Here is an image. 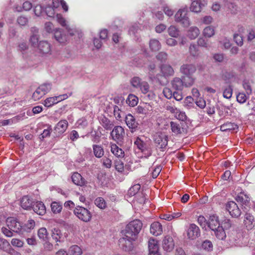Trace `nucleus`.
<instances>
[{"instance_id": "nucleus-1", "label": "nucleus", "mask_w": 255, "mask_h": 255, "mask_svg": "<svg viewBox=\"0 0 255 255\" xmlns=\"http://www.w3.org/2000/svg\"><path fill=\"white\" fill-rule=\"evenodd\" d=\"M142 227V223L139 220L129 222L123 231V235L132 240H136Z\"/></svg>"}, {"instance_id": "nucleus-2", "label": "nucleus", "mask_w": 255, "mask_h": 255, "mask_svg": "<svg viewBox=\"0 0 255 255\" xmlns=\"http://www.w3.org/2000/svg\"><path fill=\"white\" fill-rule=\"evenodd\" d=\"M134 144L146 158L150 156L152 153L151 145L149 142L144 141L141 138L137 137Z\"/></svg>"}, {"instance_id": "nucleus-3", "label": "nucleus", "mask_w": 255, "mask_h": 255, "mask_svg": "<svg viewBox=\"0 0 255 255\" xmlns=\"http://www.w3.org/2000/svg\"><path fill=\"white\" fill-rule=\"evenodd\" d=\"M74 215L80 220L84 222H88L91 221L92 214L87 208L81 206H77L73 211Z\"/></svg>"}, {"instance_id": "nucleus-4", "label": "nucleus", "mask_w": 255, "mask_h": 255, "mask_svg": "<svg viewBox=\"0 0 255 255\" xmlns=\"http://www.w3.org/2000/svg\"><path fill=\"white\" fill-rule=\"evenodd\" d=\"M51 89L50 83H44L39 86L33 93L32 98L34 101H38Z\"/></svg>"}, {"instance_id": "nucleus-5", "label": "nucleus", "mask_w": 255, "mask_h": 255, "mask_svg": "<svg viewBox=\"0 0 255 255\" xmlns=\"http://www.w3.org/2000/svg\"><path fill=\"white\" fill-rule=\"evenodd\" d=\"M154 141L157 148L164 151L166 149L168 144V137L163 133H157L154 135Z\"/></svg>"}, {"instance_id": "nucleus-6", "label": "nucleus", "mask_w": 255, "mask_h": 255, "mask_svg": "<svg viewBox=\"0 0 255 255\" xmlns=\"http://www.w3.org/2000/svg\"><path fill=\"white\" fill-rule=\"evenodd\" d=\"M7 227L14 232L22 234L23 233V227L21 223L13 217L8 218L6 220Z\"/></svg>"}, {"instance_id": "nucleus-7", "label": "nucleus", "mask_w": 255, "mask_h": 255, "mask_svg": "<svg viewBox=\"0 0 255 255\" xmlns=\"http://www.w3.org/2000/svg\"><path fill=\"white\" fill-rule=\"evenodd\" d=\"M187 9L186 8L179 9L175 15V19L177 22H181L184 27L190 25L189 18L187 16Z\"/></svg>"}, {"instance_id": "nucleus-8", "label": "nucleus", "mask_w": 255, "mask_h": 255, "mask_svg": "<svg viewBox=\"0 0 255 255\" xmlns=\"http://www.w3.org/2000/svg\"><path fill=\"white\" fill-rule=\"evenodd\" d=\"M135 240H132L127 238V237L123 235V237L120 239L119 241V244L120 247L122 250L125 252H129L133 250V242Z\"/></svg>"}, {"instance_id": "nucleus-9", "label": "nucleus", "mask_w": 255, "mask_h": 255, "mask_svg": "<svg viewBox=\"0 0 255 255\" xmlns=\"http://www.w3.org/2000/svg\"><path fill=\"white\" fill-rule=\"evenodd\" d=\"M125 135V129L120 126H115L111 132V136L113 139L118 142L122 141Z\"/></svg>"}, {"instance_id": "nucleus-10", "label": "nucleus", "mask_w": 255, "mask_h": 255, "mask_svg": "<svg viewBox=\"0 0 255 255\" xmlns=\"http://www.w3.org/2000/svg\"><path fill=\"white\" fill-rule=\"evenodd\" d=\"M187 237L190 240H195L200 236V230L195 224H190L186 230Z\"/></svg>"}, {"instance_id": "nucleus-11", "label": "nucleus", "mask_w": 255, "mask_h": 255, "mask_svg": "<svg viewBox=\"0 0 255 255\" xmlns=\"http://www.w3.org/2000/svg\"><path fill=\"white\" fill-rule=\"evenodd\" d=\"M226 209L233 217L238 218L239 216V208L234 201L228 202L226 205Z\"/></svg>"}, {"instance_id": "nucleus-12", "label": "nucleus", "mask_w": 255, "mask_h": 255, "mask_svg": "<svg viewBox=\"0 0 255 255\" xmlns=\"http://www.w3.org/2000/svg\"><path fill=\"white\" fill-rule=\"evenodd\" d=\"M174 246L175 244L173 238L168 235L165 236L162 241V248L163 250L170 252L173 250Z\"/></svg>"}, {"instance_id": "nucleus-13", "label": "nucleus", "mask_w": 255, "mask_h": 255, "mask_svg": "<svg viewBox=\"0 0 255 255\" xmlns=\"http://www.w3.org/2000/svg\"><path fill=\"white\" fill-rule=\"evenodd\" d=\"M125 122L132 132L135 131L138 127V123L131 114H128L125 118Z\"/></svg>"}, {"instance_id": "nucleus-14", "label": "nucleus", "mask_w": 255, "mask_h": 255, "mask_svg": "<svg viewBox=\"0 0 255 255\" xmlns=\"http://www.w3.org/2000/svg\"><path fill=\"white\" fill-rule=\"evenodd\" d=\"M207 4L206 0H199L193 1L190 6V10L194 12H199Z\"/></svg>"}, {"instance_id": "nucleus-15", "label": "nucleus", "mask_w": 255, "mask_h": 255, "mask_svg": "<svg viewBox=\"0 0 255 255\" xmlns=\"http://www.w3.org/2000/svg\"><path fill=\"white\" fill-rule=\"evenodd\" d=\"M37 48L38 52L42 54L51 53L50 44L46 41H40L38 44Z\"/></svg>"}, {"instance_id": "nucleus-16", "label": "nucleus", "mask_w": 255, "mask_h": 255, "mask_svg": "<svg viewBox=\"0 0 255 255\" xmlns=\"http://www.w3.org/2000/svg\"><path fill=\"white\" fill-rule=\"evenodd\" d=\"M31 209L39 215H43L46 213L45 206L41 201H34Z\"/></svg>"}, {"instance_id": "nucleus-17", "label": "nucleus", "mask_w": 255, "mask_h": 255, "mask_svg": "<svg viewBox=\"0 0 255 255\" xmlns=\"http://www.w3.org/2000/svg\"><path fill=\"white\" fill-rule=\"evenodd\" d=\"M30 31L31 35L30 37L29 41L32 46L36 47L38 46L39 35L38 29L36 27L31 28Z\"/></svg>"}, {"instance_id": "nucleus-18", "label": "nucleus", "mask_w": 255, "mask_h": 255, "mask_svg": "<svg viewBox=\"0 0 255 255\" xmlns=\"http://www.w3.org/2000/svg\"><path fill=\"white\" fill-rule=\"evenodd\" d=\"M160 68L161 75L166 78L173 76L174 74L173 68L169 64H162Z\"/></svg>"}, {"instance_id": "nucleus-19", "label": "nucleus", "mask_w": 255, "mask_h": 255, "mask_svg": "<svg viewBox=\"0 0 255 255\" xmlns=\"http://www.w3.org/2000/svg\"><path fill=\"white\" fill-rule=\"evenodd\" d=\"M196 71V68L193 64H183L180 67V72L184 75L192 76Z\"/></svg>"}, {"instance_id": "nucleus-20", "label": "nucleus", "mask_w": 255, "mask_h": 255, "mask_svg": "<svg viewBox=\"0 0 255 255\" xmlns=\"http://www.w3.org/2000/svg\"><path fill=\"white\" fill-rule=\"evenodd\" d=\"M34 203L32 199L28 196H23L20 201L21 206L25 210H31Z\"/></svg>"}, {"instance_id": "nucleus-21", "label": "nucleus", "mask_w": 255, "mask_h": 255, "mask_svg": "<svg viewBox=\"0 0 255 255\" xmlns=\"http://www.w3.org/2000/svg\"><path fill=\"white\" fill-rule=\"evenodd\" d=\"M207 226L212 231L219 227L220 225L218 217L214 215L210 216L208 221Z\"/></svg>"}, {"instance_id": "nucleus-22", "label": "nucleus", "mask_w": 255, "mask_h": 255, "mask_svg": "<svg viewBox=\"0 0 255 255\" xmlns=\"http://www.w3.org/2000/svg\"><path fill=\"white\" fill-rule=\"evenodd\" d=\"M150 233L154 236H158L162 233V227L160 223L155 222L151 224L150 229Z\"/></svg>"}, {"instance_id": "nucleus-23", "label": "nucleus", "mask_w": 255, "mask_h": 255, "mask_svg": "<svg viewBox=\"0 0 255 255\" xmlns=\"http://www.w3.org/2000/svg\"><path fill=\"white\" fill-rule=\"evenodd\" d=\"M254 218L253 216L250 214H246L244 220V225L247 229L250 230L252 229L254 227Z\"/></svg>"}, {"instance_id": "nucleus-24", "label": "nucleus", "mask_w": 255, "mask_h": 255, "mask_svg": "<svg viewBox=\"0 0 255 255\" xmlns=\"http://www.w3.org/2000/svg\"><path fill=\"white\" fill-rule=\"evenodd\" d=\"M183 80L179 77L174 78L171 81L172 88L177 91H181L184 87Z\"/></svg>"}, {"instance_id": "nucleus-25", "label": "nucleus", "mask_w": 255, "mask_h": 255, "mask_svg": "<svg viewBox=\"0 0 255 255\" xmlns=\"http://www.w3.org/2000/svg\"><path fill=\"white\" fill-rule=\"evenodd\" d=\"M56 41L60 43H64L67 40V36L61 29H56L54 34Z\"/></svg>"}, {"instance_id": "nucleus-26", "label": "nucleus", "mask_w": 255, "mask_h": 255, "mask_svg": "<svg viewBox=\"0 0 255 255\" xmlns=\"http://www.w3.org/2000/svg\"><path fill=\"white\" fill-rule=\"evenodd\" d=\"M73 182L78 186H83L86 183V180L82 177L80 174L78 172L74 173L71 176Z\"/></svg>"}, {"instance_id": "nucleus-27", "label": "nucleus", "mask_w": 255, "mask_h": 255, "mask_svg": "<svg viewBox=\"0 0 255 255\" xmlns=\"http://www.w3.org/2000/svg\"><path fill=\"white\" fill-rule=\"evenodd\" d=\"M100 123L106 130H111L114 126L113 123L105 116L100 117Z\"/></svg>"}, {"instance_id": "nucleus-28", "label": "nucleus", "mask_w": 255, "mask_h": 255, "mask_svg": "<svg viewBox=\"0 0 255 255\" xmlns=\"http://www.w3.org/2000/svg\"><path fill=\"white\" fill-rule=\"evenodd\" d=\"M51 236L52 239L57 243L63 241V235L58 228H55L52 230Z\"/></svg>"}, {"instance_id": "nucleus-29", "label": "nucleus", "mask_w": 255, "mask_h": 255, "mask_svg": "<svg viewBox=\"0 0 255 255\" xmlns=\"http://www.w3.org/2000/svg\"><path fill=\"white\" fill-rule=\"evenodd\" d=\"M181 124V123L179 124L176 122H171L170 127L172 132L175 134H181L183 132L184 130Z\"/></svg>"}, {"instance_id": "nucleus-30", "label": "nucleus", "mask_w": 255, "mask_h": 255, "mask_svg": "<svg viewBox=\"0 0 255 255\" xmlns=\"http://www.w3.org/2000/svg\"><path fill=\"white\" fill-rule=\"evenodd\" d=\"M157 241L154 239H150L148 241L149 254L159 253Z\"/></svg>"}, {"instance_id": "nucleus-31", "label": "nucleus", "mask_w": 255, "mask_h": 255, "mask_svg": "<svg viewBox=\"0 0 255 255\" xmlns=\"http://www.w3.org/2000/svg\"><path fill=\"white\" fill-rule=\"evenodd\" d=\"M68 127V122L66 120H61L56 125L55 129L59 133L64 132Z\"/></svg>"}, {"instance_id": "nucleus-32", "label": "nucleus", "mask_w": 255, "mask_h": 255, "mask_svg": "<svg viewBox=\"0 0 255 255\" xmlns=\"http://www.w3.org/2000/svg\"><path fill=\"white\" fill-rule=\"evenodd\" d=\"M111 151L116 156L118 157H123L125 156V152L123 150L119 147L116 144H112L111 146Z\"/></svg>"}, {"instance_id": "nucleus-33", "label": "nucleus", "mask_w": 255, "mask_h": 255, "mask_svg": "<svg viewBox=\"0 0 255 255\" xmlns=\"http://www.w3.org/2000/svg\"><path fill=\"white\" fill-rule=\"evenodd\" d=\"M92 147L94 154L96 157L101 158L104 155V150L102 145L93 144Z\"/></svg>"}, {"instance_id": "nucleus-34", "label": "nucleus", "mask_w": 255, "mask_h": 255, "mask_svg": "<svg viewBox=\"0 0 255 255\" xmlns=\"http://www.w3.org/2000/svg\"><path fill=\"white\" fill-rule=\"evenodd\" d=\"M181 80H183L182 82L185 87H190L192 86L195 82V79L192 76L184 75L182 76Z\"/></svg>"}, {"instance_id": "nucleus-35", "label": "nucleus", "mask_w": 255, "mask_h": 255, "mask_svg": "<svg viewBox=\"0 0 255 255\" xmlns=\"http://www.w3.org/2000/svg\"><path fill=\"white\" fill-rule=\"evenodd\" d=\"M216 237L221 240H224L226 237L225 232L222 226L216 228L215 230H213Z\"/></svg>"}, {"instance_id": "nucleus-36", "label": "nucleus", "mask_w": 255, "mask_h": 255, "mask_svg": "<svg viewBox=\"0 0 255 255\" xmlns=\"http://www.w3.org/2000/svg\"><path fill=\"white\" fill-rule=\"evenodd\" d=\"M240 203L243 204L242 206L244 204L245 206L244 208L246 210H248V207H249L250 200L248 195L244 192L240 191Z\"/></svg>"}, {"instance_id": "nucleus-37", "label": "nucleus", "mask_w": 255, "mask_h": 255, "mask_svg": "<svg viewBox=\"0 0 255 255\" xmlns=\"http://www.w3.org/2000/svg\"><path fill=\"white\" fill-rule=\"evenodd\" d=\"M200 33L199 29L197 27H191L188 31L187 36L191 39H194Z\"/></svg>"}, {"instance_id": "nucleus-38", "label": "nucleus", "mask_w": 255, "mask_h": 255, "mask_svg": "<svg viewBox=\"0 0 255 255\" xmlns=\"http://www.w3.org/2000/svg\"><path fill=\"white\" fill-rule=\"evenodd\" d=\"M138 101V98L133 94H129L126 100V103L130 107L136 106Z\"/></svg>"}, {"instance_id": "nucleus-39", "label": "nucleus", "mask_w": 255, "mask_h": 255, "mask_svg": "<svg viewBox=\"0 0 255 255\" xmlns=\"http://www.w3.org/2000/svg\"><path fill=\"white\" fill-rule=\"evenodd\" d=\"M149 44V47L152 51H157L161 48V44L159 41L156 39L150 40Z\"/></svg>"}, {"instance_id": "nucleus-40", "label": "nucleus", "mask_w": 255, "mask_h": 255, "mask_svg": "<svg viewBox=\"0 0 255 255\" xmlns=\"http://www.w3.org/2000/svg\"><path fill=\"white\" fill-rule=\"evenodd\" d=\"M190 54L194 57H197L200 55V52L198 48V45L195 44H191L189 49Z\"/></svg>"}, {"instance_id": "nucleus-41", "label": "nucleus", "mask_w": 255, "mask_h": 255, "mask_svg": "<svg viewBox=\"0 0 255 255\" xmlns=\"http://www.w3.org/2000/svg\"><path fill=\"white\" fill-rule=\"evenodd\" d=\"M57 21L62 26L65 27L66 29L68 31L71 35H73V33L70 32L69 26L66 24L65 19L60 14L56 15Z\"/></svg>"}, {"instance_id": "nucleus-42", "label": "nucleus", "mask_w": 255, "mask_h": 255, "mask_svg": "<svg viewBox=\"0 0 255 255\" xmlns=\"http://www.w3.org/2000/svg\"><path fill=\"white\" fill-rule=\"evenodd\" d=\"M52 212L54 214L59 213L62 209V205L59 202H53L51 204Z\"/></svg>"}, {"instance_id": "nucleus-43", "label": "nucleus", "mask_w": 255, "mask_h": 255, "mask_svg": "<svg viewBox=\"0 0 255 255\" xmlns=\"http://www.w3.org/2000/svg\"><path fill=\"white\" fill-rule=\"evenodd\" d=\"M69 253L71 255H81L82 254V251L79 246L73 245L69 248Z\"/></svg>"}, {"instance_id": "nucleus-44", "label": "nucleus", "mask_w": 255, "mask_h": 255, "mask_svg": "<svg viewBox=\"0 0 255 255\" xmlns=\"http://www.w3.org/2000/svg\"><path fill=\"white\" fill-rule=\"evenodd\" d=\"M140 189V185L139 184H136L131 187L128 191V195L129 196H133L136 195L138 191Z\"/></svg>"}, {"instance_id": "nucleus-45", "label": "nucleus", "mask_w": 255, "mask_h": 255, "mask_svg": "<svg viewBox=\"0 0 255 255\" xmlns=\"http://www.w3.org/2000/svg\"><path fill=\"white\" fill-rule=\"evenodd\" d=\"M203 34L205 37H211L215 34L214 28L212 26L205 27L203 30Z\"/></svg>"}, {"instance_id": "nucleus-46", "label": "nucleus", "mask_w": 255, "mask_h": 255, "mask_svg": "<svg viewBox=\"0 0 255 255\" xmlns=\"http://www.w3.org/2000/svg\"><path fill=\"white\" fill-rule=\"evenodd\" d=\"M39 238L43 241H46L48 239V233L45 228H41L38 231Z\"/></svg>"}, {"instance_id": "nucleus-47", "label": "nucleus", "mask_w": 255, "mask_h": 255, "mask_svg": "<svg viewBox=\"0 0 255 255\" xmlns=\"http://www.w3.org/2000/svg\"><path fill=\"white\" fill-rule=\"evenodd\" d=\"M10 247L9 242L5 239L0 237V250L7 251Z\"/></svg>"}, {"instance_id": "nucleus-48", "label": "nucleus", "mask_w": 255, "mask_h": 255, "mask_svg": "<svg viewBox=\"0 0 255 255\" xmlns=\"http://www.w3.org/2000/svg\"><path fill=\"white\" fill-rule=\"evenodd\" d=\"M35 221L30 219L27 221V223L25 225L23 226V232H29L31 229H33L35 227Z\"/></svg>"}, {"instance_id": "nucleus-49", "label": "nucleus", "mask_w": 255, "mask_h": 255, "mask_svg": "<svg viewBox=\"0 0 255 255\" xmlns=\"http://www.w3.org/2000/svg\"><path fill=\"white\" fill-rule=\"evenodd\" d=\"M95 204L99 208L103 209L106 207V203L102 197H98L95 200Z\"/></svg>"}, {"instance_id": "nucleus-50", "label": "nucleus", "mask_w": 255, "mask_h": 255, "mask_svg": "<svg viewBox=\"0 0 255 255\" xmlns=\"http://www.w3.org/2000/svg\"><path fill=\"white\" fill-rule=\"evenodd\" d=\"M115 167L117 171L123 172L124 170V163L121 160L118 159L115 161Z\"/></svg>"}, {"instance_id": "nucleus-51", "label": "nucleus", "mask_w": 255, "mask_h": 255, "mask_svg": "<svg viewBox=\"0 0 255 255\" xmlns=\"http://www.w3.org/2000/svg\"><path fill=\"white\" fill-rule=\"evenodd\" d=\"M238 128V126L237 125H235L231 123L226 124V125H222L221 127V129L223 131L235 129L236 128Z\"/></svg>"}, {"instance_id": "nucleus-52", "label": "nucleus", "mask_w": 255, "mask_h": 255, "mask_svg": "<svg viewBox=\"0 0 255 255\" xmlns=\"http://www.w3.org/2000/svg\"><path fill=\"white\" fill-rule=\"evenodd\" d=\"M169 34L173 37H177L179 34V31L174 26L171 25L168 28Z\"/></svg>"}, {"instance_id": "nucleus-53", "label": "nucleus", "mask_w": 255, "mask_h": 255, "mask_svg": "<svg viewBox=\"0 0 255 255\" xmlns=\"http://www.w3.org/2000/svg\"><path fill=\"white\" fill-rule=\"evenodd\" d=\"M57 103V101L56 100L55 97H53L45 99L44 102V105L46 107H50Z\"/></svg>"}, {"instance_id": "nucleus-54", "label": "nucleus", "mask_w": 255, "mask_h": 255, "mask_svg": "<svg viewBox=\"0 0 255 255\" xmlns=\"http://www.w3.org/2000/svg\"><path fill=\"white\" fill-rule=\"evenodd\" d=\"M201 247L207 251H211L213 249V245L210 241L205 240L202 243Z\"/></svg>"}, {"instance_id": "nucleus-55", "label": "nucleus", "mask_w": 255, "mask_h": 255, "mask_svg": "<svg viewBox=\"0 0 255 255\" xmlns=\"http://www.w3.org/2000/svg\"><path fill=\"white\" fill-rule=\"evenodd\" d=\"M141 83V79L138 77H134L130 80L131 85L136 88H139Z\"/></svg>"}, {"instance_id": "nucleus-56", "label": "nucleus", "mask_w": 255, "mask_h": 255, "mask_svg": "<svg viewBox=\"0 0 255 255\" xmlns=\"http://www.w3.org/2000/svg\"><path fill=\"white\" fill-rule=\"evenodd\" d=\"M146 196H147L146 195H145L143 192L139 193L137 194L135 198H136V200L138 203L140 204H144L145 203L146 200Z\"/></svg>"}, {"instance_id": "nucleus-57", "label": "nucleus", "mask_w": 255, "mask_h": 255, "mask_svg": "<svg viewBox=\"0 0 255 255\" xmlns=\"http://www.w3.org/2000/svg\"><path fill=\"white\" fill-rule=\"evenodd\" d=\"M139 88H140L142 93L144 94L147 93L149 91V85L148 83L145 81L142 82Z\"/></svg>"}, {"instance_id": "nucleus-58", "label": "nucleus", "mask_w": 255, "mask_h": 255, "mask_svg": "<svg viewBox=\"0 0 255 255\" xmlns=\"http://www.w3.org/2000/svg\"><path fill=\"white\" fill-rule=\"evenodd\" d=\"M198 224L200 225L201 227L203 229L206 228L208 222L207 221L206 218L203 216H199L197 220Z\"/></svg>"}, {"instance_id": "nucleus-59", "label": "nucleus", "mask_w": 255, "mask_h": 255, "mask_svg": "<svg viewBox=\"0 0 255 255\" xmlns=\"http://www.w3.org/2000/svg\"><path fill=\"white\" fill-rule=\"evenodd\" d=\"M122 113V111L117 106H115L114 107V115L115 118L119 120L122 118L121 114Z\"/></svg>"}, {"instance_id": "nucleus-60", "label": "nucleus", "mask_w": 255, "mask_h": 255, "mask_svg": "<svg viewBox=\"0 0 255 255\" xmlns=\"http://www.w3.org/2000/svg\"><path fill=\"white\" fill-rule=\"evenodd\" d=\"M243 86L244 88L245 89L247 95H249L252 92V90L249 81L244 80L243 81Z\"/></svg>"}, {"instance_id": "nucleus-61", "label": "nucleus", "mask_w": 255, "mask_h": 255, "mask_svg": "<svg viewBox=\"0 0 255 255\" xmlns=\"http://www.w3.org/2000/svg\"><path fill=\"white\" fill-rule=\"evenodd\" d=\"M28 18L25 16H20L17 19V22L21 26L26 25L28 23Z\"/></svg>"}, {"instance_id": "nucleus-62", "label": "nucleus", "mask_w": 255, "mask_h": 255, "mask_svg": "<svg viewBox=\"0 0 255 255\" xmlns=\"http://www.w3.org/2000/svg\"><path fill=\"white\" fill-rule=\"evenodd\" d=\"M164 96L168 99H171L173 96V92L170 89L168 88H164L162 92Z\"/></svg>"}, {"instance_id": "nucleus-63", "label": "nucleus", "mask_w": 255, "mask_h": 255, "mask_svg": "<svg viewBox=\"0 0 255 255\" xmlns=\"http://www.w3.org/2000/svg\"><path fill=\"white\" fill-rule=\"evenodd\" d=\"M167 54L164 52L159 53L157 56L156 58L161 62H165L167 59Z\"/></svg>"}, {"instance_id": "nucleus-64", "label": "nucleus", "mask_w": 255, "mask_h": 255, "mask_svg": "<svg viewBox=\"0 0 255 255\" xmlns=\"http://www.w3.org/2000/svg\"><path fill=\"white\" fill-rule=\"evenodd\" d=\"M11 244L13 246L18 248L22 247L23 245V242L18 239H12L11 241Z\"/></svg>"}]
</instances>
